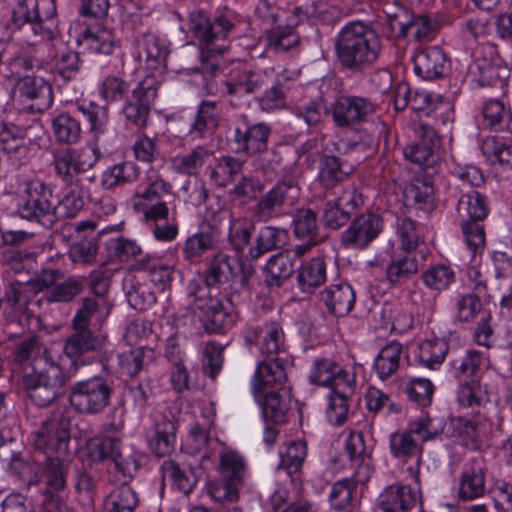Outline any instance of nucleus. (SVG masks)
Segmentation results:
<instances>
[{"mask_svg": "<svg viewBox=\"0 0 512 512\" xmlns=\"http://www.w3.org/2000/svg\"><path fill=\"white\" fill-rule=\"evenodd\" d=\"M381 48V39L376 31L362 21L346 24L335 39L337 60L353 72H361L374 65Z\"/></svg>", "mask_w": 512, "mask_h": 512, "instance_id": "f257e3e1", "label": "nucleus"}, {"mask_svg": "<svg viewBox=\"0 0 512 512\" xmlns=\"http://www.w3.org/2000/svg\"><path fill=\"white\" fill-rule=\"evenodd\" d=\"M76 372V364L64 373L53 360H46L45 365L37 361L31 371L23 375V388L37 406L47 407L65 393L66 385Z\"/></svg>", "mask_w": 512, "mask_h": 512, "instance_id": "f03ea898", "label": "nucleus"}, {"mask_svg": "<svg viewBox=\"0 0 512 512\" xmlns=\"http://www.w3.org/2000/svg\"><path fill=\"white\" fill-rule=\"evenodd\" d=\"M443 431V427L434 425V420L424 415L411 422L406 430L397 431L390 436L389 445L391 454L399 460L407 461L416 457L417 468L409 471L419 477V465L422 459L424 442L437 438Z\"/></svg>", "mask_w": 512, "mask_h": 512, "instance_id": "7ed1b4c3", "label": "nucleus"}, {"mask_svg": "<svg viewBox=\"0 0 512 512\" xmlns=\"http://www.w3.org/2000/svg\"><path fill=\"white\" fill-rule=\"evenodd\" d=\"M255 339L262 337L261 352L267 359L260 362L256 368L252 389L255 393L261 390L260 385L283 384L287 381L284 363L276 357L284 346V333L278 324L270 323L263 328L254 330Z\"/></svg>", "mask_w": 512, "mask_h": 512, "instance_id": "20e7f679", "label": "nucleus"}, {"mask_svg": "<svg viewBox=\"0 0 512 512\" xmlns=\"http://www.w3.org/2000/svg\"><path fill=\"white\" fill-rule=\"evenodd\" d=\"M220 479L208 486V493L218 503H232L239 498V490L247 473L246 462L239 452L224 448L219 455Z\"/></svg>", "mask_w": 512, "mask_h": 512, "instance_id": "39448f33", "label": "nucleus"}, {"mask_svg": "<svg viewBox=\"0 0 512 512\" xmlns=\"http://www.w3.org/2000/svg\"><path fill=\"white\" fill-rule=\"evenodd\" d=\"M112 391L111 380L93 376L73 383L69 389L68 401L76 412L95 415L109 406Z\"/></svg>", "mask_w": 512, "mask_h": 512, "instance_id": "423d86ee", "label": "nucleus"}, {"mask_svg": "<svg viewBox=\"0 0 512 512\" xmlns=\"http://www.w3.org/2000/svg\"><path fill=\"white\" fill-rule=\"evenodd\" d=\"M22 202L17 213L22 219L37 222L47 228L53 226V187L40 180L31 179L23 183Z\"/></svg>", "mask_w": 512, "mask_h": 512, "instance_id": "0eeeda50", "label": "nucleus"}, {"mask_svg": "<svg viewBox=\"0 0 512 512\" xmlns=\"http://www.w3.org/2000/svg\"><path fill=\"white\" fill-rule=\"evenodd\" d=\"M457 210L462 217V231L467 246L473 254L480 253L485 245V231L482 224L488 215L486 198L476 190L461 196Z\"/></svg>", "mask_w": 512, "mask_h": 512, "instance_id": "6e6552de", "label": "nucleus"}, {"mask_svg": "<svg viewBox=\"0 0 512 512\" xmlns=\"http://www.w3.org/2000/svg\"><path fill=\"white\" fill-rule=\"evenodd\" d=\"M188 29L210 52L223 53L226 50L225 46H212L215 41L227 39L235 30L234 17L231 12L220 11L210 19L205 12L194 10L188 16Z\"/></svg>", "mask_w": 512, "mask_h": 512, "instance_id": "1a4fd4ad", "label": "nucleus"}, {"mask_svg": "<svg viewBox=\"0 0 512 512\" xmlns=\"http://www.w3.org/2000/svg\"><path fill=\"white\" fill-rule=\"evenodd\" d=\"M70 417L63 412L53 413L31 433L35 450L43 455L67 457L70 443Z\"/></svg>", "mask_w": 512, "mask_h": 512, "instance_id": "9d476101", "label": "nucleus"}, {"mask_svg": "<svg viewBox=\"0 0 512 512\" xmlns=\"http://www.w3.org/2000/svg\"><path fill=\"white\" fill-rule=\"evenodd\" d=\"M271 132L269 124L251 123L248 116L242 115L235 123L229 141L236 153L252 156L267 151Z\"/></svg>", "mask_w": 512, "mask_h": 512, "instance_id": "9b49d317", "label": "nucleus"}, {"mask_svg": "<svg viewBox=\"0 0 512 512\" xmlns=\"http://www.w3.org/2000/svg\"><path fill=\"white\" fill-rule=\"evenodd\" d=\"M299 196L300 189L294 181L278 182L257 201L253 216L257 221L267 222L280 215L285 207H292Z\"/></svg>", "mask_w": 512, "mask_h": 512, "instance_id": "f8f14e48", "label": "nucleus"}, {"mask_svg": "<svg viewBox=\"0 0 512 512\" xmlns=\"http://www.w3.org/2000/svg\"><path fill=\"white\" fill-rule=\"evenodd\" d=\"M88 150L65 148L53 155V165L57 176L65 185L81 186L92 182L93 178L84 177L82 174L92 167L88 161Z\"/></svg>", "mask_w": 512, "mask_h": 512, "instance_id": "ddd939ff", "label": "nucleus"}, {"mask_svg": "<svg viewBox=\"0 0 512 512\" xmlns=\"http://www.w3.org/2000/svg\"><path fill=\"white\" fill-rule=\"evenodd\" d=\"M383 230L382 218L367 212L356 216L341 235V245L346 249H365Z\"/></svg>", "mask_w": 512, "mask_h": 512, "instance_id": "4468645a", "label": "nucleus"}, {"mask_svg": "<svg viewBox=\"0 0 512 512\" xmlns=\"http://www.w3.org/2000/svg\"><path fill=\"white\" fill-rule=\"evenodd\" d=\"M284 384H261V390L253 393L262 407V412L266 420L276 424L285 423L287 414L291 409L290 390L284 387Z\"/></svg>", "mask_w": 512, "mask_h": 512, "instance_id": "2eb2a0df", "label": "nucleus"}, {"mask_svg": "<svg viewBox=\"0 0 512 512\" xmlns=\"http://www.w3.org/2000/svg\"><path fill=\"white\" fill-rule=\"evenodd\" d=\"M364 204L363 197L354 186L347 187L335 200L325 204L323 210L324 224L331 229H339L351 219Z\"/></svg>", "mask_w": 512, "mask_h": 512, "instance_id": "dca6fc26", "label": "nucleus"}, {"mask_svg": "<svg viewBox=\"0 0 512 512\" xmlns=\"http://www.w3.org/2000/svg\"><path fill=\"white\" fill-rule=\"evenodd\" d=\"M376 111L368 98L341 96L332 105L333 121L338 127H348L366 121Z\"/></svg>", "mask_w": 512, "mask_h": 512, "instance_id": "f3484780", "label": "nucleus"}, {"mask_svg": "<svg viewBox=\"0 0 512 512\" xmlns=\"http://www.w3.org/2000/svg\"><path fill=\"white\" fill-rule=\"evenodd\" d=\"M157 96L152 81L145 79L132 89V94L123 107V114L130 124L142 128L147 124L151 104Z\"/></svg>", "mask_w": 512, "mask_h": 512, "instance_id": "a211bd4d", "label": "nucleus"}, {"mask_svg": "<svg viewBox=\"0 0 512 512\" xmlns=\"http://www.w3.org/2000/svg\"><path fill=\"white\" fill-rule=\"evenodd\" d=\"M32 126H19L12 122L0 123V150L18 160L30 156L33 141L29 137Z\"/></svg>", "mask_w": 512, "mask_h": 512, "instance_id": "6ab92c4d", "label": "nucleus"}, {"mask_svg": "<svg viewBox=\"0 0 512 512\" xmlns=\"http://www.w3.org/2000/svg\"><path fill=\"white\" fill-rule=\"evenodd\" d=\"M421 502L418 490L405 484H393L379 495L375 512H409Z\"/></svg>", "mask_w": 512, "mask_h": 512, "instance_id": "aec40b11", "label": "nucleus"}, {"mask_svg": "<svg viewBox=\"0 0 512 512\" xmlns=\"http://www.w3.org/2000/svg\"><path fill=\"white\" fill-rule=\"evenodd\" d=\"M194 312H198L199 321L208 333L225 332L236 321L235 313L228 310L219 299L212 296H209L206 302L198 303V309Z\"/></svg>", "mask_w": 512, "mask_h": 512, "instance_id": "412c9836", "label": "nucleus"}, {"mask_svg": "<svg viewBox=\"0 0 512 512\" xmlns=\"http://www.w3.org/2000/svg\"><path fill=\"white\" fill-rule=\"evenodd\" d=\"M56 14L54 0H20L12 10L11 22L16 28L35 21H52Z\"/></svg>", "mask_w": 512, "mask_h": 512, "instance_id": "4be33fe9", "label": "nucleus"}, {"mask_svg": "<svg viewBox=\"0 0 512 512\" xmlns=\"http://www.w3.org/2000/svg\"><path fill=\"white\" fill-rule=\"evenodd\" d=\"M267 73L261 69H238L224 83L225 92L232 98H242L260 91L267 84Z\"/></svg>", "mask_w": 512, "mask_h": 512, "instance_id": "5701e85b", "label": "nucleus"}, {"mask_svg": "<svg viewBox=\"0 0 512 512\" xmlns=\"http://www.w3.org/2000/svg\"><path fill=\"white\" fill-rule=\"evenodd\" d=\"M485 471V463L481 457L474 458L465 464L459 479V499L472 501L485 494Z\"/></svg>", "mask_w": 512, "mask_h": 512, "instance_id": "b1692460", "label": "nucleus"}, {"mask_svg": "<svg viewBox=\"0 0 512 512\" xmlns=\"http://www.w3.org/2000/svg\"><path fill=\"white\" fill-rule=\"evenodd\" d=\"M137 57L150 71L166 67L169 49L166 41L155 34L144 33L136 39Z\"/></svg>", "mask_w": 512, "mask_h": 512, "instance_id": "393cba45", "label": "nucleus"}, {"mask_svg": "<svg viewBox=\"0 0 512 512\" xmlns=\"http://www.w3.org/2000/svg\"><path fill=\"white\" fill-rule=\"evenodd\" d=\"M20 97L32 102L30 108L36 112L46 111L53 103L51 85L42 77L25 76L16 83Z\"/></svg>", "mask_w": 512, "mask_h": 512, "instance_id": "a878e982", "label": "nucleus"}, {"mask_svg": "<svg viewBox=\"0 0 512 512\" xmlns=\"http://www.w3.org/2000/svg\"><path fill=\"white\" fill-rule=\"evenodd\" d=\"M121 445V440L116 437L91 439L86 445L87 457L92 462L111 460L117 471L125 475L129 472V467L128 462L122 456Z\"/></svg>", "mask_w": 512, "mask_h": 512, "instance_id": "bb28decb", "label": "nucleus"}, {"mask_svg": "<svg viewBox=\"0 0 512 512\" xmlns=\"http://www.w3.org/2000/svg\"><path fill=\"white\" fill-rule=\"evenodd\" d=\"M414 70L425 80L442 78L448 73L449 59L439 47H428L414 56Z\"/></svg>", "mask_w": 512, "mask_h": 512, "instance_id": "cd10ccee", "label": "nucleus"}, {"mask_svg": "<svg viewBox=\"0 0 512 512\" xmlns=\"http://www.w3.org/2000/svg\"><path fill=\"white\" fill-rule=\"evenodd\" d=\"M320 300L331 314L342 317L353 309L356 295L350 284L338 282L326 287Z\"/></svg>", "mask_w": 512, "mask_h": 512, "instance_id": "c85d7f7f", "label": "nucleus"}, {"mask_svg": "<svg viewBox=\"0 0 512 512\" xmlns=\"http://www.w3.org/2000/svg\"><path fill=\"white\" fill-rule=\"evenodd\" d=\"M106 338L89 328L74 329L64 344V354L76 361L84 354L100 350L105 344Z\"/></svg>", "mask_w": 512, "mask_h": 512, "instance_id": "c756f323", "label": "nucleus"}, {"mask_svg": "<svg viewBox=\"0 0 512 512\" xmlns=\"http://www.w3.org/2000/svg\"><path fill=\"white\" fill-rule=\"evenodd\" d=\"M403 198L406 206H415L425 211L433 210L435 197L432 181L427 177L415 178L403 189Z\"/></svg>", "mask_w": 512, "mask_h": 512, "instance_id": "7c9ffc66", "label": "nucleus"}, {"mask_svg": "<svg viewBox=\"0 0 512 512\" xmlns=\"http://www.w3.org/2000/svg\"><path fill=\"white\" fill-rule=\"evenodd\" d=\"M325 280L326 263L322 257L303 262L297 269V286L303 293H313Z\"/></svg>", "mask_w": 512, "mask_h": 512, "instance_id": "2f4dec72", "label": "nucleus"}, {"mask_svg": "<svg viewBox=\"0 0 512 512\" xmlns=\"http://www.w3.org/2000/svg\"><path fill=\"white\" fill-rule=\"evenodd\" d=\"M65 186L68 192L57 204L54 203L53 225L59 220L74 218L84 207V197L88 192L86 184Z\"/></svg>", "mask_w": 512, "mask_h": 512, "instance_id": "473e14b6", "label": "nucleus"}, {"mask_svg": "<svg viewBox=\"0 0 512 512\" xmlns=\"http://www.w3.org/2000/svg\"><path fill=\"white\" fill-rule=\"evenodd\" d=\"M354 171V167L339 157L323 155L320 159L319 180L326 188H332L346 180Z\"/></svg>", "mask_w": 512, "mask_h": 512, "instance_id": "72a5a7b5", "label": "nucleus"}, {"mask_svg": "<svg viewBox=\"0 0 512 512\" xmlns=\"http://www.w3.org/2000/svg\"><path fill=\"white\" fill-rule=\"evenodd\" d=\"M66 457L59 455H44L43 476L45 478V489L43 492L51 494L63 493L66 488Z\"/></svg>", "mask_w": 512, "mask_h": 512, "instance_id": "f704fd0d", "label": "nucleus"}, {"mask_svg": "<svg viewBox=\"0 0 512 512\" xmlns=\"http://www.w3.org/2000/svg\"><path fill=\"white\" fill-rule=\"evenodd\" d=\"M233 277L232 259L226 254H216L209 267L205 271L204 282L208 289H221L230 282Z\"/></svg>", "mask_w": 512, "mask_h": 512, "instance_id": "c9c22d12", "label": "nucleus"}, {"mask_svg": "<svg viewBox=\"0 0 512 512\" xmlns=\"http://www.w3.org/2000/svg\"><path fill=\"white\" fill-rule=\"evenodd\" d=\"M139 504L136 491L127 483L115 487L104 500V512H135Z\"/></svg>", "mask_w": 512, "mask_h": 512, "instance_id": "e433bc0d", "label": "nucleus"}, {"mask_svg": "<svg viewBox=\"0 0 512 512\" xmlns=\"http://www.w3.org/2000/svg\"><path fill=\"white\" fill-rule=\"evenodd\" d=\"M176 422L172 419H163L155 425L154 436L149 440V446L158 457L170 454L176 443Z\"/></svg>", "mask_w": 512, "mask_h": 512, "instance_id": "4c0bfd02", "label": "nucleus"}, {"mask_svg": "<svg viewBox=\"0 0 512 512\" xmlns=\"http://www.w3.org/2000/svg\"><path fill=\"white\" fill-rule=\"evenodd\" d=\"M137 165L130 161L115 164L103 172L101 185L106 190L132 183L139 178Z\"/></svg>", "mask_w": 512, "mask_h": 512, "instance_id": "58836bf2", "label": "nucleus"}, {"mask_svg": "<svg viewBox=\"0 0 512 512\" xmlns=\"http://www.w3.org/2000/svg\"><path fill=\"white\" fill-rule=\"evenodd\" d=\"M216 238L212 231H200L189 236L182 247V254L185 261L195 264L199 263L202 256L212 250Z\"/></svg>", "mask_w": 512, "mask_h": 512, "instance_id": "ea45409f", "label": "nucleus"}, {"mask_svg": "<svg viewBox=\"0 0 512 512\" xmlns=\"http://www.w3.org/2000/svg\"><path fill=\"white\" fill-rule=\"evenodd\" d=\"M268 277L266 282L269 286L279 287L283 281L287 280L294 272V258L287 251H281L268 260L266 264Z\"/></svg>", "mask_w": 512, "mask_h": 512, "instance_id": "a19ab883", "label": "nucleus"}, {"mask_svg": "<svg viewBox=\"0 0 512 512\" xmlns=\"http://www.w3.org/2000/svg\"><path fill=\"white\" fill-rule=\"evenodd\" d=\"M402 345L392 341L384 346L374 360L373 368L382 380L389 378L399 368Z\"/></svg>", "mask_w": 512, "mask_h": 512, "instance_id": "79ce46f5", "label": "nucleus"}, {"mask_svg": "<svg viewBox=\"0 0 512 512\" xmlns=\"http://www.w3.org/2000/svg\"><path fill=\"white\" fill-rule=\"evenodd\" d=\"M370 475L371 471L367 467V476L365 478H345L334 483L329 494V502L331 507L336 511L347 510L351 506L352 497L356 489L357 482H363L365 480L368 481Z\"/></svg>", "mask_w": 512, "mask_h": 512, "instance_id": "37998d69", "label": "nucleus"}, {"mask_svg": "<svg viewBox=\"0 0 512 512\" xmlns=\"http://www.w3.org/2000/svg\"><path fill=\"white\" fill-rule=\"evenodd\" d=\"M484 125L495 131L512 132V114L499 100L485 102L483 109Z\"/></svg>", "mask_w": 512, "mask_h": 512, "instance_id": "c03bdc74", "label": "nucleus"}, {"mask_svg": "<svg viewBox=\"0 0 512 512\" xmlns=\"http://www.w3.org/2000/svg\"><path fill=\"white\" fill-rule=\"evenodd\" d=\"M285 240V230L272 226L262 227L256 237L255 245L249 249V255L251 258L257 259L263 254L281 247Z\"/></svg>", "mask_w": 512, "mask_h": 512, "instance_id": "a18cd8bd", "label": "nucleus"}, {"mask_svg": "<svg viewBox=\"0 0 512 512\" xmlns=\"http://www.w3.org/2000/svg\"><path fill=\"white\" fill-rule=\"evenodd\" d=\"M161 471L163 479L170 481L172 485L184 494L190 493L196 484L194 473L191 470L187 472L173 460L164 461Z\"/></svg>", "mask_w": 512, "mask_h": 512, "instance_id": "49530a36", "label": "nucleus"}, {"mask_svg": "<svg viewBox=\"0 0 512 512\" xmlns=\"http://www.w3.org/2000/svg\"><path fill=\"white\" fill-rule=\"evenodd\" d=\"M217 126L218 114L216 102L203 101L198 107L197 115L191 125L189 133L194 138H201L206 131H212Z\"/></svg>", "mask_w": 512, "mask_h": 512, "instance_id": "de8ad7c7", "label": "nucleus"}, {"mask_svg": "<svg viewBox=\"0 0 512 512\" xmlns=\"http://www.w3.org/2000/svg\"><path fill=\"white\" fill-rule=\"evenodd\" d=\"M294 235L296 238L315 245L318 235L316 213L310 209L298 210L293 219Z\"/></svg>", "mask_w": 512, "mask_h": 512, "instance_id": "09e8293b", "label": "nucleus"}, {"mask_svg": "<svg viewBox=\"0 0 512 512\" xmlns=\"http://www.w3.org/2000/svg\"><path fill=\"white\" fill-rule=\"evenodd\" d=\"M52 129L56 140L60 143H76L81 135V126L69 113H61L53 118Z\"/></svg>", "mask_w": 512, "mask_h": 512, "instance_id": "8fccbe9b", "label": "nucleus"}, {"mask_svg": "<svg viewBox=\"0 0 512 512\" xmlns=\"http://www.w3.org/2000/svg\"><path fill=\"white\" fill-rule=\"evenodd\" d=\"M244 162L232 156H222L217 159L211 170L210 178L219 187H226L242 171Z\"/></svg>", "mask_w": 512, "mask_h": 512, "instance_id": "3c124183", "label": "nucleus"}, {"mask_svg": "<svg viewBox=\"0 0 512 512\" xmlns=\"http://www.w3.org/2000/svg\"><path fill=\"white\" fill-rule=\"evenodd\" d=\"M449 350V345L444 339L426 340L419 346L418 359L424 366L434 369L440 365Z\"/></svg>", "mask_w": 512, "mask_h": 512, "instance_id": "603ef678", "label": "nucleus"}, {"mask_svg": "<svg viewBox=\"0 0 512 512\" xmlns=\"http://www.w3.org/2000/svg\"><path fill=\"white\" fill-rule=\"evenodd\" d=\"M15 360L19 363L31 360L32 368L37 361H41V365H45L46 360H52V358L48 356L46 347H44L37 337H30L16 346Z\"/></svg>", "mask_w": 512, "mask_h": 512, "instance_id": "864d4df0", "label": "nucleus"}, {"mask_svg": "<svg viewBox=\"0 0 512 512\" xmlns=\"http://www.w3.org/2000/svg\"><path fill=\"white\" fill-rule=\"evenodd\" d=\"M210 155L211 153L208 150L198 146L188 154L174 157L172 167L179 173L195 175Z\"/></svg>", "mask_w": 512, "mask_h": 512, "instance_id": "5fc2aeb1", "label": "nucleus"}, {"mask_svg": "<svg viewBox=\"0 0 512 512\" xmlns=\"http://www.w3.org/2000/svg\"><path fill=\"white\" fill-rule=\"evenodd\" d=\"M419 270V261L415 255L408 254L392 261L386 269V277L391 284H399Z\"/></svg>", "mask_w": 512, "mask_h": 512, "instance_id": "6e6d98bb", "label": "nucleus"}, {"mask_svg": "<svg viewBox=\"0 0 512 512\" xmlns=\"http://www.w3.org/2000/svg\"><path fill=\"white\" fill-rule=\"evenodd\" d=\"M98 249V236L84 237L70 247L69 255L74 263L90 264L95 261Z\"/></svg>", "mask_w": 512, "mask_h": 512, "instance_id": "4d7b16f0", "label": "nucleus"}, {"mask_svg": "<svg viewBox=\"0 0 512 512\" xmlns=\"http://www.w3.org/2000/svg\"><path fill=\"white\" fill-rule=\"evenodd\" d=\"M423 282L432 290L442 291L447 289L454 281L453 270L445 265H436L422 274Z\"/></svg>", "mask_w": 512, "mask_h": 512, "instance_id": "13d9d810", "label": "nucleus"}, {"mask_svg": "<svg viewBox=\"0 0 512 512\" xmlns=\"http://www.w3.org/2000/svg\"><path fill=\"white\" fill-rule=\"evenodd\" d=\"M307 455V448L304 442H291L287 445L284 453L280 454L279 466L289 474L296 473L302 467Z\"/></svg>", "mask_w": 512, "mask_h": 512, "instance_id": "bf43d9fd", "label": "nucleus"}, {"mask_svg": "<svg viewBox=\"0 0 512 512\" xmlns=\"http://www.w3.org/2000/svg\"><path fill=\"white\" fill-rule=\"evenodd\" d=\"M84 290L80 279L71 277L54 285L47 293V299L54 302H70Z\"/></svg>", "mask_w": 512, "mask_h": 512, "instance_id": "052dcab7", "label": "nucleus"}, {"mask_svg": "<svg viewBox=\"0 0 512 512\" xmlns=\"http://www.w3.org/2000/svg\"><path fill=\"white\" fill-rule=\"evenodd\" d=\"M54 71L63 80H73L79 71V55L77 52L65 49L55 56Z\"/></svg>", "mask_w": 512, "mask_h": 512, "instance_id": "680f3d73", "label": "nucleus"}, {"mask_svg": "<svg viewBox=\"0 0 512 512\" xmlns=\"http://www.w3.org/2000/svg\"><path fill=\"white\" fill-rule=\"evenodd\" d=\"M396 226L401 248L407 252L416 249L420 241V233L416 222L410 217L400 216L397 218Z\"/></svg>", "mask_w": 512, "mask_h": 512, "instance_id": "e2e57ef3", "label": "nucleus"}, {"mask_svg": "<svg viewBox=\"0 0 512 512\" xmlns=\"http://www.w3.org/2000/svg\"><path fill=\"white\" fill-rule=\"evenodd\" d=\"M83 37L88 48L97 54L110 55L116 47L114 35L108 30H101L96 33L87 30Z\"/></svg>", "mask_w": 512, "mask_h": 512, "instance_id": "0e129e2a", "label": "nucleus"}, {"mask_svg": "<svg viewBox=\"0 0 512 512\" xmlns=\"http://www.w3.org/2000/svg\"><path fill=\"white\" fill-rule=\"evenodd\" d=\"M129 91V83L114 75L107 76L100 86V95L108 102L122 101Z\"/></svg>", "mask_w": 512, "mask_h": 512, "instance_id": "69168bd1", "label": "nucleus"}, {"mask_svg": "<svg viewBox=\"0 0 512 512\" xmlns=\"http://www.w3.org/2000/svg\"><path fill=\"white\" fill-rule=\"evenodd\" d=\"M484 392L485 391L478 378H471L470 380L463 381L460 380L457 392L458 403L464 407L479 405Z\"/></svg>", "mask_w": 512, "mask_h": 512, "instance_id": "338daca9", "label": "nucleus"}, {"mask_svg": "<svg viewBox=\"0 0 512 512\" xmlns=\"http://www.w3.org/2000/svg\"><path fill=\"white\" fill-rule=\"evenodd\" d=\"M340 372V366L330 360L321 358L314 362L313 369L310 372L309 380L313 384L321 386H331V381L335 377V373Z\"/></svg>", "mask_w": 512, "mask_h": 512, "instance_id": "774afa93", "label": "nucleus"}]
</instances>
